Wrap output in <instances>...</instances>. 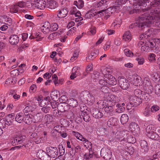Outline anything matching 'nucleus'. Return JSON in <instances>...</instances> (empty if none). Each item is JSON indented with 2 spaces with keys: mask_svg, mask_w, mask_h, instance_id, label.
I'll return each instance as SVG.
<instances>
[{
  "mask_svg": "<svg viewBox=\"0 0 160 160\" xmlns=\"http://www.w3.org/2000/svg\"><path fill=\"white\" fill-rule=\"evenodd\" d=\"M24 142L23 143V146L25 147L30 148L33 146V142H32L31 140L26 142L25 143Z\"/></svg>",
  "mask_w": 160,
  "mask_h": 160,
  "instance_id": "603ef678",
  "label": "nucleus"
},
{
  "mask_svg": "<svg viewBox=\"0 0 160 160\" xmlns=\"http://www.w3.org/2000/svg\"><path fill=\"white\" fill-rule=\"evenodd\" d=\"M140 145L142 149H143L144 152H147L148 150V144L147 142L144 140L141 141L140 143Z\"/></svg>",
  "mask_w": 160,
  "mask_h": 160,
  "instance_id": "72a5a7b5",
  "label": "nucleus"
},
{
  "mask_svg": "<svg viewBox=\"0 0 160 160\" xmlns=\"http://www.w3.org/2000/svg\"><path fill=\"white\" fill-rule=\"evenodd\" d=\"M79 68L78 66H75L73 67L72 70V73L70 76V78L71 79H73L76 78L77 76L79 74Z\"/></svg>",
  "mask_w": 160,
  "mask_h": 160,
  "instance_id": "4be33fe9",
  "label": "nucleus"
},
{
  "mask_svg": "<svg viewBox=\"0 0 160 160\" xmlns=\"http://www.w3.org/2000/svg\"><path fill=\"white\" fill-rule=\"evenodd\" d=\"M129 100L132 105L137 106L142 102V100L139 97L131 96L130 97Z\"/></svg>",
  "mask_w": 160,
  "mask_h": 160,
  "instance_id": "4468645a",
  "label": "nucleus"
},
{
  "mask_svg": "<svg viewBox=\"0 0 160 160\" xmlns=\"http://www.w3.org/2000/svg\"><path fill=\"white\" fill-rule=\"evenodd\" d=\"M74 4H76V5L78 8H82L84 6V2L82 0H79L78 2L75 1Z\"/></svg>",
  "mask_w": 160,
  "mask_h": 160,
  "instance_id": "49530a36",
  "label": "nucleus"
},
{
  "mask_svg": "<svg viewBox=\"0 0 160 160\" xmlns=\"http://www.w3.org/2000/svg\"><path fill=\"white\" fill-rule=\"evenodd\" d=\"M72 134L73 136H75L77 139L83 142L86 141V139L84 138L78 132L73 131L72 132Z\"/></svg>",
  "mask_w": 160,
  "mask_h": 160,
  "instance_id": "cd10ccee",
  "label": "nucleus"
},
{
  "mask_svg": "<svg viewBox=\"0 0 160 160\" xmlns=\"http://www.w3.org/2000/svg\"><path fill=\"white\" fill-rule=\"evenodd\" d=\"M58 25L57 23H52L51 24H50V31H55L58 29Z\"/></svg>",
  "mask_w": 160,
  "mask_h": 160,
  "instance_id": "de8ad7c7",
  "label": "nucleus"
},
{
  "mask_svg": "<svg viewBox=\"0 0 160 160\" xmlns=\"http://www.w3.org/2000/svg\"><path fill=\"white\" fill-rule=\"evenodd\" d=\"M112 105H108L104 106L102 107V109H104L106 112L110 113L112 112L113 111Z\"/></svg>",
  "mask_w": 160,
  "mask_h": 160,
  "instance_id": "4c0bfd02",
  "label": "nucleus"
},
{
  "mask_svg": "<svg viewBox=\"0 0 160 160\" xmlns=\"http://www.w3.org/2000/svg\"><path fill=\"white\" fill-rule=\"evenodd\" d=\"M36 156L42 160H50V157L42 150H38L36 153Z\"/></svg>",
  "mask_w": 160,
  "mask_h": 160,
  "instance_id": "f8f14e48",
  "label": "nucleus"
},
{
  "mask_svg": "<svg viewBox=\"0 0 160 160\" xmlns=\"http://www.w3.org/2000/svg\"><path fill=\"white\" fill-rule=\"evenodd\" d=\"M26 114L22 112H19L16 115L15 120L16 121L19 123L24 122Z\"/></svg>",
  "mask_w": 160,
  "mask_h": 160,
  "instance_id": "6ab92c4d",
  "label": "nucleus"
},
{
  "mask_svg": "<svg viewBox=\"0 0 160 160\" xmlns=\"http://www.w3.org/2000/svg\"><path fill=\"white\" fill-rule=\"evenodd\" d=\"M124 52L125 55L128 57H132L133 56V53L131 51L128 49H125L124 50Z\"/></svg>",
  "mask_w": 160,
  "mask_h": 160,
  "instance_id": "5fc2aeb1",
  "label": "nucleus"
},
{
  "mask_svg": "<svg viewBox=\"0 0 160 160\" xmlns=\"http://www.w3.org/2000/svg\"><path fill=\"white\" fill-rule=\"evenodd\" d=\"M96 33V28L94 27L91 28L89 31L88 32V34L89 35H93L95 34Z\"/></svg>",
  "mask_w": 160,
  "mask_h": 160,
  "instance_id": "13d9d810",
  "label": "nucleus"
},
{
  "mask_svg": "<svg viewBox=\"0 0 160 160\" xmlns=\"http://www.w3.org/2000/svg\"><path fill=\"white\" fill-rule=\"evenodd\" d=\"M24 122L27 124H30L32 122H36L34 116L32 114H26Z\"/></svg>",
  "mask_w": 160,
  "mask_h": 160,
  "instance_id": "a211bd4d",
  "label": "nucleus"
},
{
  "mask_svg": "<svg viewBox=\"0 0 160 160\" xmlns=\"http://www.w3.org/2000/svg\"><path fill=\"white\" fill-rule=\"evenodd\" d=\"M15 4L18 7H19L20 8H23L26 5L25 2L23 1L18 2L17 3H16Z\"/></svg>",
  "mask_w": 160,
  "mask_h": 160,
  "instance_id": "052dcab7",
  "label": "nucleus"
},
{
  "mask_svg": "<svg viewBox=\"0 0 160 160\" xmlns=\"http://www.w3.org/2000/svg\"><path fill=\"white\" fill-rule=\"evenodd\" d=\"M103 99H107L108 101H110L112 106L115 105L116 103H117L118 101V98L114 95L110 94L109 93L108 96L105 97Z\"/></svg>",
  "mask_w": 160,
  "mask_h": 160,
  "instance_id": "2eb2a0df",
  "label": "nucleus"
},
{
  "mask_svg": "<svg viewBox=\"0 0 160 160\" xmlns=\"http://www.w3.org/2000/svg\"><path fill=\"white\" fill-rule=\"evenodd\" d=\"M85 142L84 143V146L86 147L90 151V149H91L92 147V144L91 142H88V140H86V141H84Z\"/></svg>",
  "mask_w": 160,
  "mask_h": 160,
  "instance_id": "6e6d98bb",
  "label": "nucleus"
},
{
  "mask_svg": "<svg viewBox=\"0 0 160 160\" xmlns=\"http://www.w3.org/2000/svg\"><path fill=\"white\" fill-rule=\"evenodd\" d=\"M14 116L12 114L8 115L7 117V119L8 122L11 123L12 122V121L14 119Z\"/></svg>",
  "mask_w": 160,
  "mask_h": 160,
  "instance_id": "338daca9",
  "label": "nucleus"
},
{
  "mask_svg": "<svg viewBox=\"0 0 160 160\" xmlns=\"http://www.w3.org/2000/svg\"><path fill=\"white\" fill-rule=\"evenodd\" d=\"M50 108L49 106H47L43 107L42 108V110L44 112L47 113L49 112Z\"/></svg>",
  "mask_w": 160,
  "mask_h": 160,
  "instance_id": "0e129e2a",
  "label": "nucleus"
},
{
  "mask_svg": "<svg viewBox=\"0 0 160 160\" xmlns=\"http://www.w3.org/2000/svg\"><path fill=\"white\" fill-rule=\"evenodd\" d=\"M19 8L15 4L14 5L12 6L10 8V11L11 13H17L18 12Z\"/></svg>",
  "mask_w": 160,
  "mask_h": 160,
  "instance_id": "a18cd8bd",
  "label": "nucleus"
},
{
  "mask_svg": "<svg viewBox=\"0 0 160 160\" xmlns=\"http://www.w3.org/2000/svg\"><path fill=\"white\" fill-rule=\"evenodd\" d=\"M101 103L102 104V105H105L104 106L111 105L112 104H111L110 102L108 101L107 99H104L103 100H101Z\"/></svg>",
  "mask_w": 160,
  "mask_h": 160,
  "instance_id": "864d4df0",
  "label": "nucleus"
},
{
  "mask_svg": "<svg viewBox=\"0 0 160 160\" xmlns=\"http://www.w3.org/2000/svg\"><path fill=\"white\" fill-rule=\"evenodd\" d=\"M100 13V11H98L97 12L93 10H90L88 12L85 14V16L86 18H90L93 17L97 19V21H99V14Z\"/></svg>",
  "mask_w": 160,
  "mask_h": 160,
  "instance_id": "1a4fd4ad",
  "label": "nucleus"
},
{
  "mask_svg": "<svg viewBox=\"0 0 160 160\" xmlns=\"http://www.w3.org/2000/svg\"><path fill=\"white\" fill-rule=\"evenodd\" d=\"M142 2H134L132 9L131 10H128L129 13L130 14H133L134 13L139 12L141 11V5Z\"/></svg>",
  "mask_w": 160,
  "mask_h": 160,
  "instance_id": "9b49d317",
  "label": "nucleus"
},
{
  "mask_svg": "<svg viewBox=\"0 0 160 160\" xmlns=\"http://www.w3.org/2000/svg\"><path fill=\"white\" fill-rule=\"evenodd\" d=\"M60 34L57 32H54L48 36V38L49 39L55 40L59 38Z\"/></svg>",
  "mask_w": 160,
  "mask_h": 160,
  "instance_id": "f704fd0d",
  "label": "nucleus"
},
{
  "mask_svg": "<svg viewBox=\"0 0 160 160\" xmlns=\"http://www.w3.org/2000/svg\"><path fill=\"white\" fill-rule=\"evenodd\" d=\"M67 102L69 106L72 107H76L78 105V102L77 101L74 100L72 98H71L68 100L67 99Z\"/></svg>",
  "mask_w": 160,
  "mask_h": 160,
  "instance_id": "473e14b6",
  "label": "nucleus"
},
{
  "mask_svg": "<svg viewBox=\"0 0 160 160\" xmlns=\"http://www.w3.org/2000/svg\"><path fill=\"white\" fill-rule=\"evenodd\" d=\"M19 41V38L16 35H11L9 38V42L12 45H15L18 43Z\"/></svg>",
  "mask_w": 160,
  "mask_h": 160,
  "instance_id": "aec40b11",
  "label": "nucleus"
},
{
  "mask_svg": "<svg viewBox=\"0 0 160 160\" xmlns=\"http://www.w3.org/2000/svg\"><path fill=\"white\" fill-rule=\"evenodd\" d=\"M101 87V97L102 98L108 96L109 93L108 92V88L106 85H102Z\"/></svg>",
  "mask_w": 160,
  "mask_h": 160,
  "instance_id": "412c9836",
  "label": "nucleus"
},
{
  "mask_svg": "<svg viewBox=\"0 0 160 160\" xmlns=\"http://www.w3.org/2000/svg\"><path fill=\"white\" fill-rule=\"evenodd\" d=\"M50 24L48 22H46L41 28V30L44 33L47 34L50 31Z\"/></svg>",
  "mask_w": 160,
  "mask_h": 160,
  "instance_id": "f3484780",
  "label": "nucleus"
},
{
  "mask_svg": "<svg viewBox=\"0 0 160 160\" xmlns=\"http://www.w3.org/2000/svg\"><path fill=\"white\" fill-rule=\"evenodd\" d=\"M85 160H90L93 157V154L92 152L89 151V152L86 153L84 155Z\"/></svg>",
  "mask_w": 160,
  "mask_h": 160,
  "instance_id": "c03bdc74",
  "label": "nucleus"
},
{
  "mask_svg": "<svg viewBox=\"0 0 160 160\" xmlns=\"http://www.w3.org/2000/svg\"><path fill=\"white\" fill-rule=\"evenodd\" d=\"M100 73L96 72H94L93 74L92 75V77L93 78V81L96 82L97 81H99Z\"/></svg>",
  "mask_w": 160,
  "mask_h": 160,
  "instance_id": "79ce46f5",
  "label": "nucleus"
},
{
  "mask_svg": "<svg viewBox=\"0 0 160 160\" xmlns=\"http://www.w3.org/2000/svg\"><path fill=\"white\" fill-rule=\"evenodd\" d=\"M94 6L95 7L94 11L97 12L98 11H100V1H96L94 3Z\"/></svg>",
  "mask_w": 160,
  "mask_h": 160,
  "instance_id": "8fccbe9b",
  "label": "nucleus"
},
{
  "mask_svg": "<svg viewBox=\"0 0 160 160\" xmlns=\"http://www.w3.org/2000/svg\"><path fill=\"white\" fill-rule=\"evenodd\" d=\"M128 0H117L115 2L116 4H120L121 6L122 5L125 4L128 1Z\"/></svg>",
  "mask_w": 160,
  "mask_h": 160,
  "instance_id": "680f3d73",
  "label": "nucleus"
},
{
  "mask_svg": "<svg viewBox=\"0 0 160 160\" xmlns=\"http://www.w3.org/2000/svg\"><path fill=\"white\" fill-rule=\"evenodd\" d=\"M108 132V131L105 128H102L101 129V136H102V139H101V141H105V140L107 138L106 136V135ZM102 137H101V138Z\"/></svg>",
  "mask_w": 160,
  "mask_h": 160,
  "instance_id": "7c9ffc66",
  "label": "nucleus"
},
{
  "mask_svg": "<svg viewBox=\"0 0 160 160\" xmlns=\"http://www.w3.org/2000/svg\"><path fill=\"white\" fill-rule=\"evenodd\" d=\"M112 70L111 67L105 66L102 67L101 72H102V78H101V85H107L108 84L114 85L116 84V79L111 75Z\"/></svg>",
  "mask_w": 160,
  "mask_h": 160,
  "instance_id": "f03ea898",
  "label": "nucleus"
},
{
  "mask_svg": "<svg viewBox=\"0 0 160 160\" xmlns=\"http://www.w3.org/2000/svg\"><path fill=\"white\" fill-rule=\"evenodd\" d=\"M155 92L157 95H160V84H158L156 86Z\"/></svg>",
  "mask_w": 160,
  "mask_h": 160,
  "instance_id": "774afa93",
  "label": "nucleus"
},
{
  "mask_svg": "<svg viewBox=\"0 0 160 160\" xmlns=\"http://www.w3.org/2000/svg\"><path fill=\"white\" fill-rule=\"evenodd\" d=\"M44 119L46 123H49L52 121L53 117L52 115L47 114L45 116Z\"/></svg>",
  "mask_w": 160,
  "mask_h": 160,
  "instance_id": "58836bf2",
  "label": "nucleus"
},
{
  "mask_svg": "<svg viewBox=\"0 0 160 160\" xmlns=\"http://www.w3.org/2000/svg\"><path fill=\"white\" fill-rule=\"evenodd\" d=\"M116 122V118L113 117L111 118L108 121L107 124H109L112 126L115 125V123Z\"/></svg>",
  "mask_w": 160,
  "mask_h": 160,
  "instance_id": "3c124183",
  "label": "nucleus"
},
{
  "mask_svg": "<svg viewBox=\"0 0 160 160\" xmlns=\"http://www.w3.org/2000/svg\"><path fill=\"white\" fill-rule=\"evenodd\" d=\"M128 117L126 114H123L121 117V122L122 124L126 123L128 121Z\"/></svg>",
  "mask_w": 160,
  "mask_h": 160,
  "instance_id": "c9c22d12",
  "label": "nucleus"
},
{
  "mask_svg": "<svg viewBox=\"0 0 160 160\" xmlns=\"http://www.w3.org/2000/svg\"><path fill=\"white\" fill-rule=\"evenodd\" d=\"M39 105L40 107H43L47 106H48L49 105V103L46 100L43 99L40 102H39Z\"/></svg>",
  "mask_w": 160,
  "mask_h": 160,
  "instance_id": "09e8293b",
  "label": "nucleus"
},
{
  "mask_svg": "<svg viewBox=\"0 0 160 160\" xmlns=\"http://www.w3.org/2000/svg\"><path fill=\"white\" fill-rule=\"evenodd\" d=\"M140 38L141 40H142L146 42V41H149L150 39V36L149 35L146 34H143L140 36Z\"/></svg>",
  "mask_w": 160,
  "mask_h": 160,
  "instance_id": "e433bc0d",
  "label": "nucleus"
},
{
  "mask_svg": "<svg viewBox=\"0 0 160 160\" xmlns=\"http://www.w3.org/2000/svg\"><path fill=\"white\" fill-rule=\"evenodd\" d=\"M122 6L120 4H116L112 7L113 11L115 12L116 10H119L120 9V7Z\"/></svg>",
  "mask_w": 160,
  "mask_h": 160,
  "instance_id": "e2e57ef3",
  "label": "nucleus"
},
{
  "mask_svg": "<svg viewBox=\"0 0 160 160\" xmlns=\"http://www.w3.org/2000/svg\"><path fill=\"white\" fill-rule=\"evenodd\" d=\"M129 79L130 81V82H131L134 85L136 86H141L142 84L144 83H145V84L148 81H149V80L145 78L144 79V81L143 82L140 77L138 76H136L134 75L130 76L129 77Z\"/></svg>",
  "mask_w": 160,
  "mask_h": 160,
  "instance_id": "20e7f679",
  "label": "nucleus"
},
{
  "mask_svg": "<svg viewBox=\"0 0 160 160\" xmlns=\"http://www.w3.org/2000/svg\"><path fill=\"white\" fill-rule=\"evenodd\" d=\"M157 4L158 3H155L147 8L142 9L143 12L148 11L141 15L138 21L134 23V25L142 29L146 26L148 27L152 23H153L158 18L154 14H160V8L157 7Z\"/></svg>",
  "mask_w": 160,
  "mask_h": 160,
  "instance_id": "f257e3e1",
  "label": "nucleus"
},
{
  "mask_svg": "<svg viewBox=\"0 0 160 160\" xmlns=\"http://www.w3.org/2000/svg\"><path fill=\"white\" fill-rule=\"evenodd\" d=\"M149 132L148 134L147 135L148 137L152 139L156 140L159 139L158 135L156 132H154V131H151Z\"/></svg>",
  "mask_w": 160,
  "mask_h": 160,
  "instance_id": "a878e982",
  "label": "nucleus"
},
{
  "mask_svg": "<svg viewBox=\"0 0 160 160\" xmlns=\"http://www.w3.org/2000/svg\"><path fill=\"white\" fill-rule=\"evenodd\" d=\"M52 80L54 82L55 85H57V84H62L61 82L62 80H58L57 76L56 74H54L52 75Z\"/></svg>",
  "mask_w": 160,
  "mask_h": 160,
  "instance_id": "ea45409f",
  "label": "nucleus"
},
{
  "mask_svg": "<svg viewBox=\"0 0 160 160\" xmlns=\"http://www.w3.org/2000/svg\"><path fill=\"white\" fill-rule=\"evenodd\" d=\"M71 14H74L75 17H80L81 16V14L79 11H77V8L76 7H72L71 9L70 12Z\"/></svg>",
  "mask_w": 160,
  "mask_h": 160,
  "instance_id": "b1692460",
  "label": "nucleus"
},
{
  "mask_svg": "<svg viewBox=\"0 0 160 160\" xmlns=\"http://www.w3.org/2000/svg\"><path fill=\"white\" fill-rule=\"evenodd\" d=\"M123 39L125 41H128L131 40L132 36L129 31L125 32L123 35Z\"/></svg>",
  "mask_w": 160,
  "mask_h": 160,
  "instance_id": "c85d7f7f",
  "label": "nucleus"
},
{
  "mask_svg": "<svg viewBox=\"0 0 160 160\" xmlns=\"http://www.w3.org/2000/svg\"><path fill=\"white\" fill-rule=\"evenodd\" d=\"M107 1L106 0H101V14H104L110 15L112 14L114 11H113L112 8H107L108 5L107 4Z\"/></svg>",
  "mask_w": 160,
  "mask_h": 160,
  "instance_id": "39448f33",
  "label": "nucleus"
},
{
  "mask_svg": "<svg viewBox=\"0 0 160 160\" xmlns=\"http://www.w3.org/2000/svg\"><path fill=\"white\" fill-rule=\"evenodd\" d=\"M145 90L146 92L143 91L141 94L140 98H141L142 101L143 100L145 102L150 100L151 98V96L150 94L153 91V87L151 85V82L148 81L145 84Z\"/></svg>",
  "mask_w": 160,
  "mask_h": 160,
  "instance_id": "7ed1b4c3",
  "label": "nucleus"
},
{
  "mask_svg": "<svg viewBox=\"0 0 160 160\" xmlns=\"http://www.w3.org/2000/svg\"><path fill=\"white\" fill-rule=\"evenodd\" d=\"M159 109V107L156 105H154L152 106L151 108V110L152 112H154L158 111Z\"/></svg>",
  "mask_w": 160,
  "mask_h": 160,
  "instance_id": "69168bd1",
  "label": "nucleus"
},
{
  "mask_svg": "<svg viewBox=\"0 0 160 160\" xmlns=\"http://www.w3.org/2000/svg\"><path fill=\"white\" fill-rule=\"evenodd\" d=\"M130 130L132 132H139V128L138 124L135 122H132L129 125Z\"/></svg>",
  "mask_w": 160,
  "mask_h": 160,
  "instance_id": "5701e85b",
  "label": "nucleus"
},
{
  "mask_svg": "<svg viewBox=\"0 0 160 160\" xmlns=\"http://www.w3.org/2000/svg\"><path fill=\"white\" fill-rule=\"evenodd\" d=\"M107 151L108 152L102 157L106 160H108L111 158V153L108 150H107Z\"/></svg>",
  "mask_w": 160,
  "mask_h": 160,
  "instance_id": "bf43d9fd",
  "label": "nucleus"
},
{
  "mask_svg": "<svg viewBox=\"0 0 160 160\" xmlns=\"http://www.w3.org/2000/svg\"><path fill=\"white\" fill-rule=\"evenodd\" d=\"M34 4L36 8L42 10L44 9L46 6V2L44 0H35Z\"/></svg>",
  "mask_w": 160,
  "mask_h": 160,
  "instance_id": "ddd939ff",
  "label": "nucleus"
},
{
  "mask_svg": "<svg viewBox=\"0 0 160 160\" xmlns=\"http://www.w3.org/2000/svg\"><path fill=\"white\" fill-rule=\"evenodd\" d=\"M151 43L149 41H146L145 45L142 46L141 50L142 51H145L148 50L149 48H152V46L151 45Z\"/></svg>",
  "mask_w": 160,
  "mask_h": 160,
  "instance_id": "bb28decb",
  "label": "nucleus"
},
{
  "mask_svg": "<svg viewBox=\"0 0 160 160\" xmlns=\"http://www.w3.org/2000/svg\"><path fill=\"white\" fill-rule=\"evenodd\" d=\"M142 92V91H141L139 89H136L134 91V93L135 95V96L140 98V96H141L140 94Z\"/></svg>",
  "mask_w": 160,
  "mask_h": 160,
  "instance_id": "4d7b16f0",
  "label": "nucleus"
},
{
  "mask_svg": "<svg viewBox=\"0 0 160 160\" xmlns=\"http://www.w3.org/2000/svg\"><path fill=\"white\" fill-rule=\"evenodd\" d=\"M48 7L51 9H54L58 6L56 2L54 0L49 1L47 2Z\"/></svg>",
  "mask_w": 160,
  "mask_h": 160,
  "instance_id": "393cba45",
  "label": "nucleus"
},
{
  "mask_svg": "<svg viewBox=\"0 0 160 160\" xmlns=\"http://www.w3.org/2000/svg\"><path fill=\"white\" fill-rule=\"evenodd\" d=\"M68 11L67 8H62L58 11L57 15L59 18H64L67 15Z\"/></svg>",
  "mask_w": 160,
  "mask_h": 160,
  "instance_id": "dca6fc26",
  "label": "nucleus"
},
{
  "mask_svg": "<svg viewBox=\"0 0 160 160\" xmlns=\"http://www.w3.org/2000/svg\"><path fill=\"white\" fill-rule=\"evenodd\" d=\"M47 154L51 158H55L58 156V151L56 147H49L46 149Z\"/></svg>",
  "mask_w": 160,
  "mask_h": 160,
  "instance_id": "0eeeda50",
  "label": "nucleus"
},
{
  "mask_svg": "<svg viewBox=\"0 0 160 160\" xmlns=\"http://www.w3.org/2000/svg\"><path fill=\"white\" fill-rule=\"evenodd\" d=\"M99 54V51L96 50H94L91 52L90 55L87 57L86 59H94L97 55Z\"/></svg>",
  "mask_w": 160,
  "mask_h": 160,
  "instance_id": "c756f323",
  "label": "nucleus"
},
{
  "mask_svg": "<svg viewBox=\"0 0 160 160\" xmlns=\"http://www.w3.org/2000/svg\"><path fill=\"white\" fill-rule=\"evenodd\" d=\"M36 122L39 121L43 118V115L41 112H38L33 115Z\"/></svg>",
  "mask_w": 160,
  "mask_h": 160,
  "instance_id": "37998d69",
  "label": "nucleus"
},
{
  "mask_svg": "<svg viewBox=\"0 0 160 160\" xmlns=\"http://www.w3.org/2000/svg\"><path fill=\"white\" fill-rule=\"evenodd\" d=\"M25 138L24 136H21L13 138L11 140L12 144L14 146L18 144H22L25 141Z\"/></svg>",
  "mask_w": 160,
  "mask_h": 160,
  "instance_id": "9d476101",
  "label": "nucleus"
},
{
  "mask_svg": "<svg viewBox=\"0 0 160 160\" xmlns=\"http://www.w3.org/2000/svg\"><path fill=\"white\" fill-rule=\"evenodd\" d=\"M34 108L31 106L26 107L24 109V113H27L29 112H32L34 110Z\"/></svg>",
  "mask_w": 160,
  "mask_h": 160,
  "instance_id": "a19ab883",
  "label": "nucleus"
},
{
  "mask_svg": "<svg viewBox=\"0 0 160 160\" xmlns=\"http://www.w3.org/2000/svg\"><path fill=\"white\" fill-rule=\"evenodd\" d=\"M152 46V48L154 52L156 53H158L160 51V39L156 38L149 40Z\"/></svg>",
  "mask_w": 160,
  "mask_h": 160,
  "instance_id": "423d86ee",
  "label": "nucleus"
},
{
  "mask_svg": "<svg viewBox=\"0 0 160 160\" xmlns=\"http://www.w3.org/2000/svg\"><path fill=\"white\" fill-rule=\"evenodd\" d=\"M100 116L99 112L97 110H95V112L93 113V116L95 118L94 121L97 122L98 124H99L100 122Z\"/></svg>",
  "mask_w": 160,
  "mask_h": 160,
  "instance_id": "2f4dec72",
  "label": "nucleus"
},
{
  "mask_svg": "<svg viewBox=\"0 0 160 160\" xmlns=\"http://www.w3.org/2000/svg\"><path fill=\"white\" fill-rule=\"evenodd\" d=\"M118 81L119 85L122 89L123 90L127 89L129 87V82L123 77H119Z\"/></svg>",
  "mask_w": 160,
  "mask_h": 160,
  "instance_id": "6e6552de",
  "label": "nucleus"
}]
</instances>
